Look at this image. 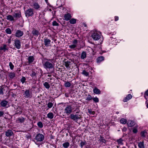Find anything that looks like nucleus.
I'll use <instances>...</instances> for the list:
<instances>
[{
	"mask_svg": "<svg viewBox=\"0 0 148 148\" xmlns=\"http://www.w3.org/2000/svg\"><path fill=\"white\" fill-rule=\"evenodd\" d=\"M34 60V56H29L28 58V62L29 63H32Z\"/></svg>",
	"mask_w": 148,
	"mask_h": 148,
	"instance_id": "nucleus-20",
	"label": "nucleus"
},
{
	"mask_svg": "<svg viewBox=\"0 0 148 148\" xmlns=\"http://www.w3.org/2000/svg\"><path fill=\"white\" fill-rule=\"evenodd\" d=\"M5 31L8 34H10L12 33L11 30L9 28H8L6 29L5 30Z\"/></svg>",
	"mask_w": 148,
	"mask_h": 148,
	"instance_id": "nucleus-41",
	"label": "nucleus"
},
{
	"mask_svg": "<svg viewBox=\"0 0 148 148\" xmlns=\"http://www.w3.org/2000/svg\"><path fill=\"white\" fill-rule=\"evenodd\" d=\"M71 62L67 61L65 62V65L66 68L68 67L70 64Z\"/></svg>",
	"mask_w": 148,
	"mask_h": 148,
	"instance_id": "nucleus-44",
	"label": "nucleus"
},
{
	"mask_svg": "<svg viewBox=\"0 0 148 148\" xmlns=\"http://www.w3.org/2000/svg\"><path fill=\"white\" fill-rule=\"evenodd\" d=\"M82 74L86 77L89 76V73L85 70H83L82 73Z\"/></svg>",
	"mask_w": 148,
	"mask_h": 148,
	"instance_id": "nucleus-35",
	"label": "nucleus"
},
{
	"mask_svg": "<svg viewBox=\"0 0 148 148\" xmlns=\"http://www.w3.org/2000/svg\"><path fill=\"white\" fill-rule=\"evenodd\" d=\"M33 8L36 10H40L41 7L39 3L37 2H34L33 5Z\"/></svg>",
	"mask_w": 148,
	"mask_h": 148,
	"instance_id": "nucleus-10",
	"label": "nucleus"
},
{
	"mask_svg": "<svg viewBox=\"0 0 148 148\" xmlns=\"http://www.w3.org/2000/svg\"><path fill=\"white\" fill-rule=\"evenodd\" d=\"M44 42L45 45L46 47H48L50 44L51 40L48 38H44Z\"/></svg>",
	"mask_w": 148,
	"mask_h": 148,
	"instance_id": "nucleus-14",
	"label": "nucleus"
},
{
	"mask_svg": "<svg viewBox=\"0 0 148 148\" xmlns=\"http://www.w3.org/2000/svg\"><path fill=\"white\" fill-rule=\"evenodd\" d=\"M70 23L71 24H74L76 23V20L75 18H72L70 21Z\"/></svg>",
	"mask_w": 148,
	"mask_h": 148,
	"instance_id": "nucleus-37",
	"label": "nucleus"
},
{
	"mask_svg": "<svg viewBox=\"0 0 148 148\" xmlns=\"http://www.w3.org/2000/svg\"><path fill=\"white\" fill-rule=\"evenodd\" d=\"M47 117L48 118L52 119L54 117V114L52 112H50L47 114Z\"/></svg>",
	"mask_w": 148,
	"mask_h": 148,
	"instance_id": "nucleus-27",
	"label": "nucleus"
},
{
	"mask_svg": "<svg viewBox=\"0 0 148 148\" xmlns=\"http://www.w3.org/2000/svg\"><path fill=\"white\" fill-rule=\"evenodd\" d=\"M21 16V12H19L18 13H15L13 15V17L17 19L20 18Z\"/></svg>",
	"mask_w": 148,
	"mask_h": 148,
	"instance_id": "nucleus-23",
	"label": "nucleus"
},
{
	"mask_svg": "<svg viewBox=\"0 0 148 148\" xmlns=\"http://www.w3.org/2000/svg\"><path fill=\"white\" fill-rule=\"evenodd\" d=\"M104 58L103 56H101L98 58L97 59V62L98 63H100L101 62L104 60Z\"/></svg>",
	"mask_w": 148,
	"mask_h": 148,
	"instance_id": "nucleus-22",
	"label": "nucleus"
},
{
	"mask_svg": "<svg viewBox=\"0 0 148 148\" xmlns=\"http://www.w3.org/2000/svg\"><path fill=\"white\" fill-rule=\"evenodd\" d=\"M4 114V112L3 111H0V117L3 116Z\"/></svg>",
	"mask_w": 148,
	"mask_h": 148,
	"instance_id": "nucleus-53",
	"label": "nucleus"
},
{
	"mask_svg": "<svg viewBox=\"0 0 148 148\" xmlns=\"http://www.w3.org/2000/svg\"><path fill=\"white\" fill-rule=\"evenodd\" d=\"M84 26L85 27H86L87 26V25L86 24H84Z\"/></svg>",
	"mask_w": 148,
	"mask_h": 148,
	"instance_id": "nucleus-61",
	"label": "nucleus"
},
{
	"mask_svg": "<svg viewBox=\"0 0 148 148\" xmlns=\"http://www.w3.org/2000/svg\"><path fill=\"white\" fill-rule=\"evenodd\" d=\"M119 19V17L118 16H115V21H117Z\"/></svg>",
	"mask_w": 148,
	"mask_h": 148,
	"instance_id": "nucleus-55",
	"label": "nucleus"
},
{
	"mask_svg": "<svg viewBox=\"0 0 148 148\" xmlns=\"http://www.w3.org/2000/svg\"><path fill=\"white\" fill-rule=\"evenodd\" d=\"M30 75L33 78L34 77H36V73L33 71H32V73L31 74H30Z\"/></svg>",
	"mask_w": 148,
	"mask_h": 148,
	"instance_id": "nucleus-38",
	"label": "nucleus"
},
{
	"mask_svg": "<svg viewBox=\"0 0 148 148\" xmlns=\"http://www.w3.org/2000/svg\"><path fill=\"white\" fill-rule=\"evenodd\" d=\"M77 40L76 39H74L72 41V44L69 45V47L71 49H73L77 47Z\"/></svg>",
	"mask_w": 148,
	"mask_h": 148,
	"instance_id": "nucleus-7",
	"label": "nucleus"
},
{
	"mask_svg": "<svg viewBox=\"0 0 148 148\" xmlns=\"http://www.w3.org/2000/svg\"><path fill=\"white\" fill-rule=\"evenodd\" d=\"M86 142L85 141H81L80 143V146L82 148L83 147V146L84 145H86Z\"/></svg>",
	"mask_w": 148,
	"mask_h": 148,
	"instance_id": "nucleus-49",
	"label": "nucleus"
},
{
	"mask_svg": "<svg viewBox=\"0 0 148 148\" xmlns=\"http://www.w3.org/2000/svg\"><path fill=\"white\" fill-rule=\"evenodd\" d=\"M147 101H148V100L147 99L145 102V103L147 104L146 106L147 108H148V102H147Z\"/></svg>",
	"mask_w": 148,
	"mask_h": 148,
	"instance_id": "nucleus-56",
	"label": "nucleus"
},
{
	"mask_svg": "<svg viewBox=\"0 0 148 148\" xmlns=\"http://www.w3.org/2000/svg\"><path fill=\"white\" fill-rule=\"evenodd\" d=\"M120 122L121 123L125 124L127 123V120L124 118L121 119L120 120Z\"/></svg>",
	"mask_w": 148,
	"mask_h": 148,
	"instance_id": "nucleus-40",
	"label": "nucleus"
},
{
	"mask_svg": "<svg viewBox=\"0 0 148 148\" xmlns=\"http://www.w3.org/2000/svg\"><path fill=\"white\" fill-rule=\"evenodd\" d=\"M144 97L146 100L148 98V89L145 92L144 95Z\"/></svg>",
	"mask_w": 148,
	"mask_h": 148,
	"instance_id": "nucleus-36",
	"label": "nucleus"
},
{
	"mask_svg": "<svg viewBox=\"0 0 148 148\" xmlns=\"http://www.w3.org/2000/svg\"><path fill=\"white\" fill-rule=\"evenodd\" d=\"M44 138V136L42 134L38 133L36 135L34 138V141L36 144H37L38 142L42 141Z\"/></svg>",
	"mask_w": 148,
	"mask_h": 148,
	"instance_id": "nucleus-3",
	"label": "nucleus"
},
{
	"mask_svg": "<svg viewBox=\"0 0 148 148\" xmlns=\"http://www.w3.org/2000/svg\"><path fill=\"white\" fill-rule=\"evenodd\" d=\"M7 19L10 21H13L14 20V17L11 15H8L7 16Z\"/></svg>",
	"mask_w": 148,
	"mask_h": 148,
	"instance_id": "nucleus-30",
	"label": "nucleus"
},
{
	"mask_svg": "<svg viewBox=\"0 0 148 148\" xmlns=\"http://www.w3.org/2000/svg\"><path fill=\"white\" fill-rule=\"evenodd\" d=\"M73 109L71 106L67 105L64 109V113L69 115L72 112Z\"/></svg>",
	"mask_w": 148,
	"mask_h": 148,
	"instance_id": "nucleus-4",
	"label": "nucleus"
},
{
	"mask_svg": "<svg viewBox=\"0 0 148 148\" xmlns=\"http://www.w3.org/2000/svg\"><path fill=\"white\" fill-rule=\"evenodd\" d=\"M71 86V84L69 82H66L65 84V86L66 87H69Z\"/></svg>",
	"mask_w": 148,
	"mask_h": 148,
	"instance_id": "nucleus-45",
	"label": "nucleus"
},
{
	"mask_svg": "<svg viewBox=\"0 0 148 148\" xmlns=\"http://www.w3.org/2000/svg\"><path fill=\"white\" fill-rule=\"evenodd\" d=\"M135 148H136L137 147H136V145H135Z\"/></svg>",
	"mask_w": 148,
	"mask_h": 148,
	"instance_id": "nucleus-64",
	"label": "nucleus"
},
{
	"mask_svg": "<svg viewBox=\"0 0 148 148\" xmlns=\"http://www.w3.org/2000/svg\"><path fill=\"white\" fill-rule=\"evenodd\" d=\"M23 35V32L20 30H17L15 34V36L17 37H20L22 36Z\"/></svg>",
	"mask_w": 148,
	"mask_h": 148,
	"instance_id": "nucleus-12",
	"label": "nucleus"
},
{
	"mask_svg": "<svg viewBox=\"0 0 148 148\" xmlns=\"http://www.w3.org/2000/svg\"><path fill=\"white\" fill-rule=\"evenodd\" d=\"M22 112V110H19V111H18V110L17 111L16 114H21Z\"/></svg>",
	"mask_w": 148,
	"mask_h": 148,
	"instance_id": "nucleus-54",
	"label": "nucleus"
},
{
	"mask_svg": "<svg viewBox=\"0 0 148 148\" xmlns=\"http://www.w3.org/2000/svg\"><path fill=\"white\" fill-rule=\"evenodd\" d=\"M37 125L38 127L40 128H42L43 127V125L41 121H39L37 123Z\"/></svg>",
	"mask_w": 148,
	"mask_h": 148,
	"instance_id": "nucleus-39",
	"label": "nucleus"
},
{
	"mask_svg": "<svg viewBox=\"0 0 148 148\" xmlns=\"http://www.w3.org/2000/svg\"><path fill=\"white\" fill-rule=\"evenodd\" d=\"M34 14L33 10L31 8H29L26 10L25 12V16L27 18L29 16H32Z\"/></svg>",
	"mask_w": 148,
	"mask_h": 148,
	"instance_id": "nucleus-6",
	"label": "nucleus"
},
{
	"mask_svg": "<svg viewBox=\"0 0 148 148\" xmlns=\"http://www.w3.org/2000/svg\"><path fill=\"white\" fill-rule=\"evenodd\" d=\"M47 107L49 108H51L53 105V104L51 102H49L47 104Z\"/></svg>",
	"mask_w": 148,
	"mask_h": 148,
	"instance_id": "nucleus-46",
	"label": "nucleus"
},
{
	"mask_svg": "<svg viewBox=\"0 0 148 148\" xmlns=\"http://www.w3.org/2000/svg\"><path fill=\"white\" fill-rule=\"evenodd\" d=\"M86 54L85 51H83L81 55V58L82 59H84L86 58Z\"/></svg>",
	"mask_w": 148,
	"mask_h": 148,
	"instance_id": "nucleus-29",
	"label": "nucleus"
},
{
	"mask_svg": "<svg viewBox=\"0 0 148 148\" xmlns=\"http://www.w3.org/2000/svg\"><path fill=\"white\" fill-rule=\"evenodd\" d=\"M6 86H5L2 85L0 86V95L3 94V91L5 90Z\"/></svg>",
	"mask_w": 148,
	"mask_h": 148,
	"instance_id": "nucleus-16",
	"label": "nucleus"
},
{
	"mask_svg": "<svg viewBox=\"0 0 148 148\" xmlns=\"http://www.w3.org/2000/svg\"><path fill=\"white\" fill-rule=\"evenodd\" d=\"M123 140L121 138H120L117 140V142L119 145H123Z\"/></svg>",
	"mask_w": 148,
	"mask_h": 148,
	"instance_id": "nucleus-31",
	"label": "nucleus"
},
{
	"mask_svg": "<svg viewBox=\"0 0 148 148\" xmlns=\"http://www.w3.org/2000/svg\"><path fill=\"white\" fill-rule=\"evenodd\" d=\"M64 17L65 20L69 21L71 18V16L70 13H67L64 14Z\"/></svg>",
	"mask_w": 148,
	"mask_h": 148,
	"instance_id": "nucleus-17",
	"label": "nucleus"
},
{
	"mask_svg": "<svg viewBox=\"0 0 148 148\" xmlns=\"http://www.w3.org/2000/svg\"><path fill=\"white\" fill-rule=\"evenodd\" d=\"M92 99L93 101L96 103L98 102L99 101V99L97 97L94 98Z\"/></svg>",
	"mask_w": 148,
	"mask_h": 148,
	"instance_id": "nucleus-51",
	"label": "nucleus"
},
{
	"mask_svg": "<svg viewBox=\"0 0 148 148\" xmlns=\"http://www.w3.org/2000/svg\"><path fill=\"white\" fill-rule=\"evenodd\" d=\"M26 79L24 77H23L21 79V81L22 84H23L25 82Z\"/></svg>",
	"mask_w": 148,
	"mask_h": 148,
	"instance_id": "nucleus-47",
	"label": "nucleus"
},
{
	"mask_svg": "<svg viewBox=\"0 0 148 148\" xmlns=\"http://www.w3.org/2000/svg\"><path fill=\"white\" fill-rule=\"evenodd\" d=\"M48 77H50L51 76V75H48Z\"/></svg>",
	"mask_w": 148,
	"mask_h": 148,
	"instance_id": "nucleus-58",
	"label": "nucleus"
},
{
	"mask_svg": "<svg viewBox=\"0 0 148 148\" xmlns=\"http://www.w3.org/2000/svg\"><path fill=\"white\" fill-rule=\"evenodd\" d=\"M32 34L34 36H38V35L40 34V33L37 30L35 29H34L32 31Z\"/></svg>",
	"mask_w": 148,
	"mask_h": 148,
	"instance_id": "nucleus-19",
	"label": "nucleus"
},
{
	"mask_svg": "<svg viewBox=\"0 0 148 148\" xmlns=\"http://www.w3.org/2000/svg\"><path fill=\"white\" fill-rule=\"evenodd\" d=\"M8 42L9 43H10L11 42V41L10 40H9L8 41Z\"/></svg>",
	"mask_w": 148,
	"mask_h": 148,
	"instance_id": "nucleus-57",
	"label": "nucleus"
},
{
	"mask_svg": "<svg viewBox=\"0 0 148 148\" xmlns=\"http://www.w3.org/2000/svg\"><path fill=\"white\" fill-rule=\"evenodd\" d=\"M116 113L117 114H118L119 113V112H116Z\"/></svg>",
	"mask_w": 148,
	"mask_h": 148,
	"instance_id": "nucleus-60",
	"label": "nucleus"
},
{
	"mask_svg": "<svg viewBox=\"0 0 148 148\" xmlns=\"http://www.w3.org/2000/svg\"><path fill=\"white\" fill-rule=\"evenodd\" d=\"M127 124L128 127H131L134 125L135 123L132 120H129L127 122Z\"/></svg>",
	"mask_w": 148,
	"mask_h": 148,
	"instance_id": "nucleus-15",
	"label": "nucleus"
},
{
	"mask_svg": "<svg viewBox=\"0 0 148 148\" xmlns=\"http://www.w3.org/2000/svg\"><path fill=\"white\" fill-rule=\"evenodd\" d=\"M26 119V118H24L22 116H21L18 118L16 121V122L17 123H24Z\"/></svg>",
	"mask_w": 148,
	"mask_h": 148,
	"instance_id": "nucleus-11",
	"label": "nucleus"
},
{
	"mask_svg": "<svg viewBox=\"0 0 148 148\" xmlns=\"http://www.w3.org/2000/svg\"><path fill=\"white\" fill-rule=\"evenodd\" d=\"M116 147H117V148H119V146H117Z\"/></svg>",
	"mask_w": 148,
	"mask_h": 148,
	"instance_id": "nucleus-63",
	"label": "nucleus"
},
{
	"mask_svg": "<svg viewBox=\"0 0 148 148\" xmlns=\"http://www.w3.org/2000/svg\"><path fill=\"white\" fill-rule=\"evenodd\" d=\"M25 97L26 98L30 97V92L29 90H27L25 91Z\"/></svg>",
	"mask_w": 148,
	"mask_h": 148,
	"instance_id": "nucleus-21",
	"label": "nucleus"
},
{
	"mask_svg": "<svg viewBox=\"0 0 148 148\" xmlns=\"http://www.w3.org/2000/svg\"><path fill=\"white\" fill-rule=\"evenodd\" d=\"M88 112L90 114L92 115H94L95 114V112L92 111L91 110L88 109Z\"/></svg>",
	"mask_w": 148,
	"mask_h": 148,
	"instance_id": "nucleus-43",
	"label": "nucleus"
},
{
	"mask_svg": "<svg viewBox=\"0 0 148 148\" xmlns=\"http://www.w3.org/2000/svg\"><path fill=\"white\" fill-rule=\"evenodd\" d=\"M144 143L143 141L140 142L138 144V146L139 148H145Z\"/></svg>",
	"mask_w": 148,
	"mask_h": 148,
	"instance_id": "nucleus-24",
	"label": "nucleus"
},
{
	"mask_svg": "<svg viewBox=\"0 0 148 148\" xmlns=\"http://www.w3.org/2000/svg\"><path fill=\"white\" fill-rule=\"evenodd\" d=\"M9 66L11 69L12 70L14 69V66L11 62H9Z\"/></svg>",
	"mask_w": 148,
	"mask_h": 148,
	"instance_id": "nucleus-48",
	"label": "nucleus"
},
{
	"mask_svg": "<svg viewBox=\"0 0 148 148\" xmlns=\"http://www.w3.org/2000/svg\"><path fill=\"white\" fill-rule=\"evenodd\" d=\"M93 91L96 94H100L101 93L100 90L96 87L93 89Z\"/></svg>",
	"mask_w": 148,
	"mask_h": 148,
	"instance_id": "nucleus-26",
	"label": "nucleus"
},
{
	"mask_svg": "<svg viewBox=\"0 0 148 148\" xmlns=\"http://www.w3.org/2000/svg\"><path fill=\"white\" fill-rule=\"evenodd\" d=\"M42 63L44 68L46 69L54 68V64L51 59L43 58L42 59Z\"/></svg>",
	"mask_w": 148,
	"mask_h": 148,
	"instance_id": "nucleus-1",
	"label": "nucleus"
},
{
	"mask_svg": "<svg viewBox=\"0 0 148 148\" xmlns=\"http://www.w3.org/2000/svg\"><path fill=\"white\" fill-rule=\"evenodd\" d=\"M7 46L5 45H4L3 47H0V50H3L4 51L8 50L6 48Z\"/></svg>",
	"mask_w": 148,
	"mask_h": 148,
	"instance_id": "nucleus-32",
	"label": "nucleus"
},
{
	"mask_svg": "<svg viewBox=\"0 0 148 148\" xmlns=\"http://www.w3.org/2000/svg\"><path fill=\"white\" fill-rule=\"evenodd\" d=\"M137 130L136 127H134L133 130V132L134 133H136L137 132Z\"/></svg>",
	"mask_w": 148,
	"mask_h": 148,
	"instance_id": "nucleus-52",
	"label": "nucleus"
},
{
	"mask_svg": "<svg viewBox=\"0 0 148 148\" xmlns=\"http://www.w3.org/2000/svg\"><path fill=\"white\" fill-rule=\"evenodd\" d=\"M8 76L10 79H12L15 77V73L14 72H10L9 73Z\"/></svg>",
	"mask_w": 148,
	"mask_h": 148,
	"instance_id": "nucleus-25",
	"label": "nucleus"
},
{
	"mask_svg": "<svg viewBox=\"0 0 148 148\" xmlns=\"http://www.w3.org/2000/svg\"><path fill=\"white\" fill-rule=\"evenodd\" d=\"M69 143L68 142H66L64 143H63L62 144L63 147H64L65 148H68V147L69 146Z\"/></svg>",
	"mask_w": 148,
	"mask_h": 148,
	"instance_id": "nucleus-34",
	"label": "nucleus"
},
{
	"mask_svg": "<svg viewBox=\"0 0 148 148\" xmlns=\"http://www.w3.org/2000/svg\"><path fill=\"white\" fill-rule=\"evenodd\" d=\"M1 105L2 107L6 108H8L9 106L8 102L5 100H3L1 101Z\"/></svg>",
	"mask_w": 148,
	"mask_h": 148,
	"instance_id": "nucleus-9",
	"label": "nucleus"
},
{
	"mask_svg": "<svg viewBox=\"0 0 148 148\" xmlns=\"http://www.w3.org/2000/svg\"><path fill=\"white\" fill-rule=\"evenodd\" d=\"M101 36V33L97 31H93L91 35L92 38L95 40H99Z\"/></svg>",
	"mask_w": 148,
	"mask_h": 148,
	"instance_id": "nucleus-2",
	"label": "nucleus"
},
{
	"mask_svg": "<svg viewBox=\"0 0 148 148\" xmlns=\"http://www.w3.org/2000/svg\"><path fill=\"white\" fill-rule=\"evenodd\" d=\"M132 97V95L130 94H129L123 99V101L124 102H126L131 99Z\"/></svg>",
	"mask_w": 148,
	"mask_h": 148,
	"instance_id": "nucleus-18",
	"label": "nucleus"
},
{
	"mask_svg": "<svg viewBox=\"0 0 148 148\" xmlns=\"http://www.w3.org/2000/svg\"><path fill=\"white\" fill-rule=\"evenodd\" d=\"M14 46L18 49H19L21 47V42L19 40L15 39L14 40Z\"/></svg>",
	"mask_w": 148,
	"mask_h": 148,
	"instance_id": "nucleus-8",
	"label": "nucleus"
},
{
	"mask_svg": "<svg viewBox=\"0 0 148 148\" xmlns=\"http://www.w3.org/2000/svg\"><path fill=\"white\" fill-rule=\"evenodd\" d=\"M147 134V132L146 130H144L141 132L140 135L142 137L145 138Z\"/></svg>",
	"mask_w": 148,
	"mask_h": 148,
	"instance_id": "nucleus-28",
	"label": "nucleus"
},
{
	"mask_svg": "<svg viewBox=\"0 0 148 148\" xmlns=\"http://www.w3.org/2000/svg\"><path fill=\"white\" fill-rule=\"evenodd\" d=\"M44 86L47 89H49V88L50 86L48 83L47 82H45L43 84Z\"/></svg>",
	"mask_w": 148,
	"mask_h": 148,
	"instance_id": "nucleus-33",
	"label": "nucleus"
},
{
	"mask_svg": "<svg viewBox=\"0 0 148 148\" xmlns=\"http://www.w3.org/2000/svg\"><path fill=\"white\" fill-rule=\"evenodd\" d=\"M5 136L8 137H10L13 134V132L11 130H8L5 132Z\"/></svg>",
	"mask_w": 148,
	"mask_h": 148,
	"instance_id": "nucleus-13",
	"label": "nucleus"
},
{
	"mask_svg": "<svg viewBox=\"0 0 148 148\" xmlns=\"http://www.w3.org/2000/svg\"><path fill=\"white\" fill-rule=\"evenodd\" d=\"M52 25L53 26H58L59 25V24L57 22L55 21H53L52 23Z\"/></svg>",
	"mask_w": 148,
	"mask_h": 148,
	"instance_id": "nucleus-50",
	"label": "nucleus"
},
{
	"mask_svg": "<svg viewBox=\"0 0 148 148\" xmlns=\"http://www.w3.org/2000/svg\"><path fill=\"white\" fill-rule=\"evenodd\" d=\"M92 99V97L91 95H88L86 99V100L90 101Z\"/></svg>",
	"mask_w": 148,
	"mask_h": 148,
	"instance_id": "nucleus-42",
	"label": "nucleus"
},
{
	"mask_svg": "<svg viewBox=\"0 0 148 148\" xmlns=\"http://www.w3.org/2000/svg\"><path fill=\"white\" fill-rule=\"evenodd\" d=\"M16 84H13V86H16Z\"/></svg>",
	"mask_w": 148,
	"mask_h": 148,
	"instance_id": "nucleus-59",
	"label": "nucleus"
},
{
	"mask_svg": "<svg viewBox=\"0 0 148 148\" xmlns=\"http://www.w3.org/2000/svg\"><path fill=\"white\" fill-rule=\"evenodd\" d=\"M40 71H41L40 72L41 73H42V70L41 69L40 70Z\"/></svg>",
	"mask_w": 148,
	"mask_h": 148,
	"instance_id": "nucleus-62",
	"label": "nucleus"
},
{
	"mask_svg": "<svg viewBox=\"0 0 148 148\" xmlns=\"http://www.w3.org/2000/svg\"><path fill=\"white\" fill-rule=\"evenodd\" d=\"M70 118L71 119L73 120L75 122H77L78 120L81 118V116L80 115L78 114H70Z\"/></svg>",
	"mask_w": 148,
	"mask_h": 148,
	"instance_id": "nucleus-5",
	"label": "nucleus"
}]
</instances>
